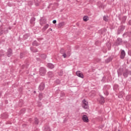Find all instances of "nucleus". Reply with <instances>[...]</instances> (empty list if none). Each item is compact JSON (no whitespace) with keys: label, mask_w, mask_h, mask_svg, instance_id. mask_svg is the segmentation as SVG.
I'll return each mask as SVG.
<instances>
[{"label":"nucleus","mask_w":131,"mask_h":131,"mask_svg":"<svg viewBox=\"0 0 131 131\" xmlns=\"http://www.w3.org/2000/svg\"><path fill=\"white\" fill-rule=\"evenodd\" d=\"M82 106L84 108V109H88V108H89V103L88 102V101L84 99L82 101Z\"/></svg>","instance_id":"1"},{"label":"nucleus","mask_w":131,"mask_h":131,"mask_svg":"<svg viewBox=\"0 0 131 131\" xmlns=\"http://www.w3.org/2000/svg\"><path fill=\"white\" fill-rule=\"evenodd\" d=\"M108 89H109V85H104L103 87V93L105 96H108L109 95V93H108Z\"/></svg>","instance_id":"2"},{"label":"nucleus","mask_w":131,"mask_h":131,"mask_svg":"<svg viewBox=\"0 0 131 131\" xmlns=\"http://www.w3.org/2000/svg\"><path fill=\"white\" fill-rule=\"evenodd\" d=\"M40 75H41L42 76H43L45 74H46V69L45 68H41L40 69Z\"/></svg>","instance_id":"3"},{"label":"nucleus","mask_w":131,"mask_h":131,"mask_svg":"<svg viewBox=\"0 0 131 131\" xmlns=\"http://www.w3.org/2000/svg\"><path fill=\"white\" fill-rule=\"evenodd\" d=\"M122 44V39L120 38H118L116 41L117 46H120Z\"/></svg>","instance_id":"4"},{"label":"nucleus","mask_w":131,"mask_h":131,"mask_svg":"<svg viewBox=\"0 0 131 131\" xmlns=\"http://www.w3.org/2000/svg\"><path fill=\"white\" fill-rule=\"evenodd\" d=\"M70 51H69L66 53H63L62 56L63 57V58H69V57H70Z\"/></svg>","instance_id":"5"},{"label":"nucleus","mask_w":131,"mask_h":131,"mask_svg":"<svg viewBox=\"0 0 131 131\" xmlns=\"http://www.w3.org/2000/svg\"><path fill=\"white\" fill-rule=\"evenodd\" d=\"M77 76L80 77L81 78H83V74L80 71H77L76 73Z\"/></svg>","instance_id":"6"},{"label":"nucleus","mask_w":131,"mask_h":131,"mask_svg":"<svg viewBox=\"0 0 131 131\" xmlns=\"http://www.w3.org/2000/svg\"><path fill=\"white\" fill-rule=\"evenodd\" d=\"M82 120L84 121V122H89V118H88V116L84 115L82 116Z\"/></svg>","instance_id":"7"},{"label":"nucleus","mask_w":131,"mask_h":131,"mask_svg":"<svg viewBox=\"0 0 131 131\" xmlns=\"http://www.w3.org/2000/svg\"><path fill=\"white\" fill-rule=\"evenodd\" d=\"M65 25H66V23H65L64 21H62L58 24V28H62V27H64Z\"/></svg>","instance_id":"8"},{"label":"nucleus","mask_w":131,"mask_h":131,"mask_svg":"<svg viewBox=\"0 0 131 131\" xmlns=\"http://www.w3.org/2000/svg\"><path fill=\"white\" fill-rule=\"evenodd\" d=\"M45 84L43 83H41L39 86V90L40 91H43V90H45Z\"/></svg>","instance_id":"9"},{"label":"nucleus","mask_w":131,"mask_h":131,"mask_svg":"<svg viewBox=\"0 0 131 131\" xmlns=\"http://www.w3.org/2000/svg\"><path fill=\"white\" fill-rule=\"evenodd\" d=\"M124 57H125V52L124 51V50H122L121 52V59H124Z\"/></svg>","instance_id":"10"},{"label":"nucleus","mask_w":131,"mask_h":131,"mask_svg":"<svg viewBox=\"0 0 131 131\" xmlns=\"http://www.w3.org/2000/svg\"><path fill=\"white\" fill-rule=\"evenodd\" d=\"M12 54H13V52H12V49H8V52H7V56L8 57H10Z\"/></svg>","instance_id":"11"},{"label":"nucleus","mask_w":131,"mask_h":131,"mask_svg":"<svg viewBox=\"0 0 131 131\" xmlns=\"http://www.w3.org/2000/svg\"><path fill=\"white\" fill-rule=\"evenodd\" d=\"M47 67H48V68H50L51 69H53V68H54V67H55L54 64H53L52 63H48L47 65Z\"/></svg>","instance_id":"12"},{"label":"nucleus","mask_w":131,"mask_h":131,"mask_svg":"<svg viewBox=\"0 0 131 131\" xmlns=\"http://www.w3.org/2000/svg\"><path fill=\"white\" fill-rule=\"evenodd\" d=\"M104 102L105 100H104V97H103V96H101L100 100V104H103L104 103Z\"/></svg>","instance_id":"13"},{"label":"nucleus","mask_w":131,"mask_h":131,"mask_svg":"<svg viewBox=\"0 0 131 131\" xmlns=\"http://www.w3.org/2000/svg\"><path fill=\"white\" fill-rule=\"evenodd\" d=\"M34 3H35V6H36V7H38V6L39 5V1H38V0H34Z\"/></svg>","instance_id":"14"},{"label":"nucleus","mask_w":131,"mask_h":131,"mask_svg":"<svg viewBox=\"0 0 131 131\" xmlns=\"http://www.w3.org/2000/svg\"><path fill=\"white\" fill-rule=\"evenodd\" d=\"M123 75L124 77H127L128 75V72L126 71L125 72L123 73Z\"/></svg>","instance_id":"15"},{"label":"nucleus","mask_w":131,"mask_h":131,"mask_svg":"<svg viewBox=\"0 0 131 131\" xmlns=\"http://www.w3.org/2000/svg\"><path fill=\"white\" fill-rule=\"evenodd\" d=\"M83 21H85V22H86V21H88L89 20V17H88V16H84L83 17Z\"/></svg>","instance_id":"16"},{"label":"nucleus","mask_w":131,"mask_h":131,"mask_svg":"<svg viewBox=\"0 0 131 131\" xmlns=\"http://www.w3.org/2000/svg\"><path fill=\"white\" fill-rule=\"evenodd\" d=\"M41 58H42V59H46L47 58V55L46 54H42L41 55Z\"/></svg>","instance_id":"17"},{"label":"nucleus","mask_w":131,"mask_h":131,"mask_svg":"<svg viewBox=\"0 0 131 131\" xmlns=\"http://www.w3.org/2000/svg\"><path fill=\"white\" fill-rule=\"evenodd\" d=\"M103 20L107 22L108 21V16H103Z\"/></svg>","instance_id":"18"},{"label":"nucleus","mask_w":131,"mask_h":131,"mask_svg":"<svg viewBox=\"0 0 131 131\" xmlns=\"http://www.w3.org/2000/svg\"><path fill=\"white\" fill-rule=\"evenodd\" d=\"M28 4L29 6H32L33 5V2L30 1L28 2Z\"/></svg>","instance_id":"19"},{"label":"nucleus","mask_w":131,"mask_h":131,"mask_svg":"<svg viewBox=\"0 0 131 131\" xmlns=\"http://www.w3.org/2000/svg\"><path fill=\"white\" fill-rule=\"evenodd\" d=\"M48 75L50 77H52V76H53V72H48Z\"/></svg>","instance_id":"20"},{"label":"nucleus","mask_w":131,"mask_h":131,"mask_svg":"<svg viewBox=\"0 0 131 131\" xmlns=\"http://www.w3.org/2000/svg\"><path fill=\"white\" fill-rule=\"evenodd\" d=\"M33 46H38V43H37V42L36 41H34L33 42Z\"/></svg>","instance_id":"21"},{"label":"nucleus","mask_w":131,"mask_h":131,"mask_svg":"<svg viewBox=\"0 0 131 131\" xmlns=\"http://www.w3.org/2000/svg\"><path fill=\"white\" fill-rule=\"evenodd\" d=\"M39 100H41V99H42V93H40L39 94Z\"/></svg>","instance_id":"22"},{"label":"nucleus","mask_w":131,"mask_h":131,"mask_svg":"<svg viewBox=\"0 0 131 131\" xmlns=\"http://www.w3.org/2000/svg\"><path fill=\"white\" fill-rule=\"evenodd\" d=\"M45 130L51 131V129L49 126L45 127Z\"/></svg>","instance_id":"23"},{"label":"nucleus","mask_w":131,"mask_h":131,"mask_svg":"<svg viewBox=\"0 0 131 131\" xmlns=\"http://www.w3.org/2000/svg\"><path fill=\"white\" fill-rule=\"evenodd\" d=\"M44 29H48L49 28V24H47L46 26L43 27Z\"/></svg>","instance_id":"24"},{"label":"nucleus","mask_w":131,"mask_h":131,"mask_svg":"<svg viewBox=\"0 0 131 131\" xmlns=\"http://www.w3.org/2000/svg\"><path fill=\"white\" fill-rule=\"evenodd\" d=\"M125 20H126V16H123V18H122L123 22H125Z\"/></svg>","instance_id":"25"},{"label":"nucleus","mask_w":131,"mask_h":131,"mask_svg":"<svg viewBox=\"0 0 131 131\" xmlns=\"http://www.w3.org/2000/svg\"><path fill=\"white\" fill-rule=\"evenodd\" d=\"M35 123L36 124H38V120H37V118H35Z\"/></svg>","instance_id":"26"},{"label":"nucleus","mask_w":131,"mask_h":131,"mask_svg":"<svg viewBox=\"0 0 131 131\" xmlns=\"http://www.w3.org/2000/svg\"><path fill=\"white\" fill-rule=\"evenodd\" d=\"M33 21H35V18L34 17H33L31 18V23H32V22H33Z\"/></svg>","instance_id":"27"},{"label":"nucleus","mask_w":131,"mask_h":131,"mask_svg":"<svg viewBox=\"0 0 131 131\" xmlns=\"http://www.w3.org/2000/svg\"><path fill=\"white\" fill-rule=\"evenodd\" d=\"M110 61H111V58H108L106 60V63H108V62H110Z\"/></svg>","instance_id":"28"},{"label":"nucleus","mask_w":131,"mask_h":131,"mask_svg":"<svg viewBox=\"0 0 131 131\" xmlns=\"http://www.w3.org/2000/svg\"><path fill=\"white\" fill-rule=\"evenodd\" d=\"M53 24H56L57 23V20H53Z\"/></svg>","instance_id":"29"},{"label":"nucleus","mask_w":131,"mask_h":131,"mask_svg":"<svg viewBox=\"0 0 131 131\" xmlns=\"http://www.w3.org/2000/svg\"><path fill=\"white\" fill-rule=\"evenodd\" d=\"M118 76H120L121 75V73H119V72H118Z\"/></svg>","instance_id":"30"},{"label":"nucleus","mask_w":131,"mask_h":131,"mask_svg":"<svg viewBox=\"0 0 131 131\" xmlns=\"http://www.w3.org/2000/svg\"><path fill=\"white\" fill-rule=\"evenodd\" d=\"M128 24L129 25H131V20H129Z\"/></svg>","instance_id":"31"},{"label":"nucleus","mask_w":131,"mask_h":131,"mask_svg":"<svg viewBox=\"0 0 131 131\" xmlns=\"http://www.w3.org/2000/svg\"><path fill=\"white\" fill-rule=\"evenodd\" d=\"M23 55V54L21 53L20 54V58H22V56Z\"/></svg>","instance_id":"32"},{"label":"nucleus","mask_w":131,"mask_h":131,"mask_svg":"<svg viewBox=\"0 0 131 131\" xmlns=\"http://www.w3.org/2000/svg\"><path fill=\"white\" fill-rule=\"evenodd\" d=\"M39 106H41V103H39Z\"/></svg>","instance_id":"33"},{"label":"nucleus","mask_w":131,"mask_h":131,"mask_svg":"<svg viewBox=\"0 0 131 131\" xmlns=\"http://www.w3.org/2000/svg\"><path fill=\"white\" fill-rule=\"evenodd\" d=\"M1 56H2V54L0 55V57H1Z\"/></svg>","instance_id":"34"},{"label":"nucleus","mask_w":131,"mask_h":131,"mask_svg":"<svg viewBox=\"0 0 131 131\" xmlns=\"http://www.w3.org/2000/svg\"><path fill=\"white\" fill-rule=\"evenodd\" d=\"M99 7H102V6H99Z\"/></svg>","instance_id":"35"},{"label":"nucleus","mask_w":131,"mask_h":131,"mask_svg":"<svg viewBox=\"0 0 131 131\" xmlns=\"http://www.w3.org/2000/svg\"><path fill=\"white\" fill-rule=\"evenodd\" d=\"M0 96H1V93H0Z\"/></svg>","instance_id":"36"}]
</instances>
